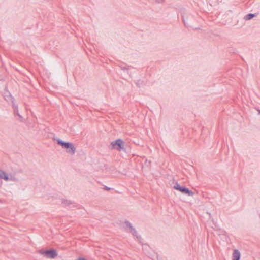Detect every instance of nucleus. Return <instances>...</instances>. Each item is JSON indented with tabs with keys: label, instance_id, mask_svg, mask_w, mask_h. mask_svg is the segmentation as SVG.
I'll return each instance as SVG.
<instances>
[{
	"label": "nucleus",
	"instance_id": "6",
	"mask_svg": "<svg viewBox=\"0 0 260 260\" xmlns=\"http://www.w3.org/2000/svg\"><path fill=\"white\" fill-rule=\"evenodd\" d=\"M240 253L238 250H234L232 255V260H240Z\"/></svg>",
	"mask_w": 260,
	"mask_h": 260
},
{
	"label": "nucleus",
	"instance_id": "12",
	"mask_svg": "<svg viewBox=\"0 0 260 260\" xmlns=\"http://www.w3.org/2000/svg\"><path fill=\"white\" fill-rule=\"evenodd\" d=\"M77 260H87V259H86L84 258L80 257V258H79Z\"/></svg>",
	"mask_w": 260,
	"mask_h": 260
},
{
	"label": "nucleus",
	"instance_id": "9",
	"mask_svg": "<svg viewBox=\"0 0 260 260\" xmlns=\"http://www.w3.org/2000/svg\"><path fill=\"white\" fill-rule=\"evenodd\" d=\"M254 16V14L250 13V14L246 15L245 16V19L247 20H249L252 19Z\"/></svg>",
	"mask_w": 260,
	"mask_h": 260
},
{
	"label": "nucleus",
	"instance_id": "10",
	"mask_svg": "<svg viewBox=\"0 0 260 260\" xmlns=\"http://www.w3.org/2000/svg\"><path fill=\"white\" fill-rule=\"evenodd\" d=\"M75 152H76V148L75 146H74V151L72 150L71 148H68L67 149V152L71 155H74L75 154Z\"/></svg>",
	"mask_w": 260,
	"mask_h": 260
},
{
	"label": "nucleus",
	"instance_id": "15",
	"mask_svg": "<svg viewBox=\"0 0 260 260\" xmlns=\"http://www.w3.org/2000/svg\"><path fill=\"white\" fill-rule=\"evenodd\" d=\"M63 203H64V204H66V205L68 204L67 202V203L64 202Z\"/></svg>",
	"mask_w": 260,
	"mask_h": 260
},
{
	"label": "nucleus",
	"instance_id": "5",
	"mask_svg": "<svg viewBox=\"0 0 260 260\" xmlns=\"http://www.w3.org/2000/svg\"><path fill=\"white\" fill-rule=\"evenodd\" d=\"M4 179L5 181L9 180H12V179L9 178L8 175L6 174L4 171L0 170V179Z\"/></svg>",
	"mask_w": 260,
	"mask_h": 260
},
{
	"label": "nucleus",
	"instance_id": "3",
	"mask_svg": "<svg viewBox=\"0 0 260 260\" xmlns=\"http://www.w3.org/2000/svg\"><path fill=\"white\" fill-rule=\"evenodd\" d=\"M174 188L176 190H179L183 193L187 194L188 196H192L193 194V192L189 190L188 188L180 186V185L178 183L176 184V185L174 186Z\"/></svg>",
	"mask_w": 260,
	"mask_h": 260
},
{
	"label": "nucleus",
	"instance_id": "13",
	"mask_svg": "<svg viewBox=\"0 0 260 260\" xmlns=\"http://www.w3.org/2000/svg\"><path fill=\"white\" fill-rule=\"evenodd\" d=\"M106 189L108 190H109V189H110V188H108V187H106Z\"/></svg>",
	"mask_w": 260,
	"mask_h": 260
},
{
	"label": "nucleus",
	"instance_id": "8",
	"mask_svg": "<svg viewBox=\"0 0 260 260\" xmlns=\"http://www.w3.org/2000/svg\"><path fill=\"white\" fill-rule=\"evenodd\" d=\"M57 144L60 146H62V148H64L66 146V145L67 142H63L60 139H58L57 141Z\"/></svg>",
	"mask_w": 260,
	"mask_h": 260
},
{
	"label": "nucleus",
	"instance_id": "7",
	"mask_svg": "<svg viewBox=\"0 0 260 260\" xmlns=\"http://www.w3.org/2000/svg\"><path fill=\"white\" fill-rule=\"evenodd\" d=\"M64 148H66L67 149H68V148H71L72 150L74 151V145L72 143L67 142L66 145V146L64 147Z\"/></svg>",
	"mask_w": 260,
	"mask_h": 260
},
{
	"label": "nucleus",
	"instance_id": "14",
	"mask_svg": "<svg viewBox=\"0 0 260 260\" xmlns=\"http://www.w3.org/2000/svg\"><path fill=\"white\" fill-rule=\"evenodd\" d=\"M258 112L259 114H260V110H258Z\"/></svg>",
	"mask_w": 260,
	"mask_h": 260
},
{
	"label": "nucleus",
	"instance_id": "1",
	"mask_svg": "<svg viewBox=\"0 0 260 260\" xmlns=\"http://www.w3.org/2000/svg\"><path fill=\"white\" fill-rule=\"evenodd\" d=\"M39 253L48 258H54L57 255L56 250L54 249L48 250H40Z\"/></svg>",
	"mask_w": 260,
	"mask_h": 260
},
{
	"label": "nucleus",
	"instance_id": "11",
	"mask_svg": "<svg viewBox=\"0 0 260 260\" xmlns=\"http://www.w3.org/2000/svg\"><path fill=\"white\" fill-rule=\"evenodd\" d=\"M13 107H14V112L15 113H16L17 115L21 117V116L18 113V106H15V105H13Z\"/></svg>",
	"mask_w": 260,
	"mask_h": 260
},
{
	"label": "nucleus",
	"instance_id": "2",
	"mask_svg": "<svg viewBox=\"0 0 260 260\" xmlns=\"http://www.w3.org/2000/svg\"><path fill=\"white\" fill-rule=\"evenodd\" d=\"M111 146L112 149H116L118 151L124 149L123 141L120 139L111 142Z\"/></svg>",
	"mask_w": 260,
	"mask_h": 260
},
{
	"label": "nucleus",
	"instance_id": "4",
	"mask_svg": "<svg viewBox=\"0 0 260 260\" xmlns=\"http://www.w3.org/2000/svg\"><path fill=\"white\" fill-rule=\"evenodd\" d=\"M125 225L128 227L130 229V232L135 236H136L137 237V238L138 239L139 238H140V237L139 236H137V231H136L135 229L132 226V225L131 224V223L128 221H126L125 222Z\"/></svg>",
	"mask_w": 260,
	"mask_h": 260
}]
</instances>
